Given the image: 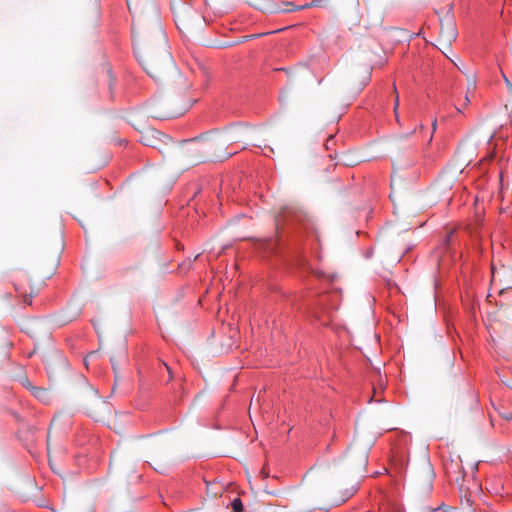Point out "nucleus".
Listing matches in <instances>:
<instances>
[{"instance_id":"nucleus-27","label":"nucleus","mask_w":512,"mask_h":512,"mask_svg":"<svg viewBox=\"0 0 512 512\" xmlns=\"http://www.w3.org/2000/svg\"><path fill=\"white\" fill-rule=\"evenodd\" d=\"M111 362H112V365H114V359L113 358L111 359ZM113 368L115 369V366H113Z\"/></svg>"},{"instance_id":"nucleus-13","label":"nucleus","mask_w":512,"mask_h":512,"mask_svg":"<svg viewBox=\"0 0 512 512\" xmlns=\"http://www.w3.org/2000/svg\"><path fill=\"white\" fill-rule=\"evenodd\" d=\"M393 90H394V94H395V98H394V114H395V119L398 123H400V118H399V113H398V107H399V94L397 92V89H396V86L395 84L393 85Z\"/></svg>"},{"instance_id":"nucleus-22","label":"nucleus","mask_w":512,"mask_h":512,"mask_svg":"<svg viewBox=\"0 0 512 512\" xmlns=\"http://www.w3.org/2000/svg\"><path fill=\"white\" fill-rule=\"evenodd\" d=\"M432 126H433V130H435L436 129V120L433 121Z\"/></svg>"},{"instance_id":"nucleus-18","label":"nucleus","mask_w":512,"mask_h":512,"mask_svg":"<svg viewBox=\"0 0 512 512\" xmlns=\"http://www.w3.org/2000/svg\"><path fill=\"white\" fill-rule=\"evenodd\" d=\"M33 390H34L33 394L38 398H41L46 393V391L41 388L33 387Z\"/></svg>"},{"instance_id":"nucleus-8","label":"nucleus","mask_w":512,"mask_h":512,"mask_svg":"<svg viewBox=\"0 0 512 512\" xmlns=\"http://www.w3.org/2000/svg\"><path fill=\"white\" fill-rule=\"evenodd\" d=\"M24 282V280H20L15 283V289L25 304H31V298L38 293L39 287L30 286V291H28Z\"/></svg>"},{"instance_id":"nucleus-16","label":"nucleus","mask_w":512,"mask_h":512,"mask_svg":"<svg viewBox=\"0 0 512 512\" xmlns=\"http://www.w3.org/2000/svg\"><path fill=\"white\" fill-rule=\"evenodd\" d=\"M501 418H503L506 421H512V412L510 411H498Z\"/></svg>"},{"instance_id":"nucleus-12","label":"nucleus","mask_w":512,"mask_h":512,"mask_svg":"<svg viewBox=\"0 0 512 512\" xmlns=\"http://www.w3.org/2000/svg\"><path fill=\"white\" fill-rule=\"evenodd\" d=\"M343 8L353 10L359 6V0H339Z\"/></svg>"},{"instance_id":"nucleus-21","label":"nucleus","mask_w":512,"mask_h":512,"mask_svg":"<svg viewBox=\"0 0 512 512\" xmlns=\"http://www.w3.org/2000/svg\"><path fill=\"white\" fill-rule=\"evenodd\" d=\"M22 384H23L24 386H26V387H30V383H29L28 379H24V380L22 381Z\"/></svg>"},{"instance_id":"nucleus-24","label":"nucleus","mask_w":512,"mask_h":512,"mask_svg":"<svg viewBox=\"0 0 512 512\" xmlns=\"http://www.w3.org/2000/svg\"><path fill=\"white\" fill-rule=\"evenodd\" d=\"M112 457H113V459H112V462H110V465H113V462H115V456L113 455Z\"/></svg>"},{"instance_id":"nucleus-9","label":"nucleus","mask_w":512,"mask_h":512,"mask_svg":"<svg viewBox=\"0 0 512 512\" xmlns=\"http://www.w3.org/2000/svg\"><path fill=\"white\" fill-rule=\"evenodd\" d=\"M347 459H349V463L354 470L363 471L368 463V455L366 451H360L353 457L347 455Z\"/></svg>"},{"instance_id":"nucleus-3","label":"nucleus","mask_w":512,"mask_h":512,"mask_svg":"<svg viewBox=\"0 0 512 512\" xmlns=\"http://www.w3.org/2000/svg\"><path fill=\"white\" fill-rule=\"evenodd\" d=\"M169 446L168 438L160 435L149 436L139 443V449L149 459V464L160 473L166 472L169 467Z\"/></svg>"},{"instance_id":"nucleus-7","label":"nucleus","mask_w":512,"mask_h":512,"mask_svg":"<svg viewBox=\"0 0 512 512\" xmlns=\"http://www.w3.org/2000/svg\"><path fill=\"white\" fill-rule=\"evenodd\" d=\"M440 24L439 44L441 46L440 49L444 52V50L450 49L452 42L456 40L457 30L455 22L449 12L440 19Z\"/></svg>"},{"instance_id":"nucleus-15","label":"nucleus","mask_w":512,"mask_h":512,"mask_svg":"<svg viewBox=\"0 0 512 512\" xmlns=\"http://www.w3.org/2000/svg\"><path fill=\"white\" fill-rule=\"evenodd\" d=\"M370 76H371V73H370V71L367 70L362 78L360 85L357 87L358 90H362L363 87H365L367 85V83L370 81Z\"/></svg>"},{"instance_id":"nucleus-1","label":"nucleus","mask_w":512,"mask_h":512,"mask_svg":"<svg viewBox=\"0 0 512 512\" xmlns=\"http://www.w3.org/2000/svg\"><path fill=\"white\" fill-rule=\"evenodd\" d=\"M126 1L132 15V33L138 60L148 75L163 81L176 69L167 50V39L155 1Z\"/></svg>"},{"instance_id":"nucleus-14","label":"nucleus","mask_w":512,"mask_h":512,"mask_svg":"<svg viewBox=\"0 0 512 512\" xmlns=\"http://www.w3.org/2000/svg\"><path fill=\"white\" fill-rule=\"evenodd\" d=\"M234 512H243L244 506L240 498H235L231 503Z\"/></svg>"},{"instance_id":"nucleus-28","label":"nucleus","mask_w":512,"mask_h":512,"mask_svg":"<svg viewBox=\"0 0 512 512\" xmlns=\"http://www.w3.org/2000/svg\"><path fill=\"white\" fill-rule=\"evenodd\" d=\"M508 386H509L510 388H512V383H511V384H508Z\"/></svg>"},{"instance_id":"nucleus-2","label":"nucleus","mask_w":512,"mask_h":512,"mask_svg":"<svg viewBox=\"0 0 512 512\" xmlns=\"http://www.w3.org/2000/svg\"><path fill=\"white\" fill-rule=\"evenodd\" d=\"M246 132L244 128L231 127L222 133H213L200 139L185 141L176 149L179 158L188 166H194L206 159L222 161L232 155L226 151L227 147L232 143L243 141Z\"/></svg>"},{"instance_id":"nucleus-23","label":"nucleus","mask_w":512,"mask_h":512,"mask_svg":"<svg viewBox=\"0 0 512 512\" xmlns=\"http://www.w3.org/2000/svg\"><path fill=\"white\" fill-rule=\"evenodd\" d=\"M465 101H466V104H467V103H469V101H470V100H469L468 95H466V97H465Z\"/></svg>"},{"instance_id":"nucleus-19","label":"nucleus","mask_w":512,"mask_h":512,"mask_svg":"<svg viewBox=\"0 0 512 512\" xmlns=\"http://www.w3.org/2000/svg\"><path fill=\"white\" fill-rule=\"evenodd\" d=\"M56 264H57V259H55V260L53 261V264H52V266H51L50 270H49L47 273H44V274H43V276H44L45 278H49V277L51 276V274H52V273H53V271L55 270Z\"/></svg>"},{"instance_id":"nucleus-5","label":"nucleus","mask_w":512,"mask_h":512,"mask_svg":"<svg viewBox=\"0 0 512 512\" xmlns=\"http://www.w3.org/2000/svg\"><path fill=\"white\" fill-rule=\"evenodd\" d=\"M384 20V9L382 5L375 1L366 3L365 12L360 16L351 14L349 16V23L351 28L371 29L382 25Z\"/></svg>"},{"instance_id":"nucleus-17","label":"nucleus","mask_w":512,"mask_h":512,"mask_svg":"<svg viewBox=\"0 0 512 512\" xmlns=\"http://www.w3.org/2000/svg\"><path fill=\"white\" fill-rule=\"evenodd\" d=\"M320 5H321V0H313L310 3L299 6L298 9L301 10V9H305V8H309V7H313V6H320Z\"/></svg>"},{"instance_id":"nucleus-25","label":"nucleus","mask_w":512,"mask_h":512,"mask_svg":"<svg viewBox=\"0 0 512 512\" xmlns=\"http://www.w3.org/2000/svg\"><path fill=\"white\" fill-rule=\"evenodd\" d=\"M112 457H113V459H112V462H110V465H113V462H115V456L113 455Z\"/></svg>"},{"instance_id":"nucleus-26","label":"nucleus","mask_w":512,"mask_h":512,"mask_svg":"<svg viewBox=\"0 0 512 512\" xmlns=\"http://www.w3.org/2000/svg\"><path fill=\"white\" fill-rule=\"evenodd\" d=\"M95 355H96V352H91L90 353V357L95 356Z\"/></svg>"},{"instance_id":"nucleus-4","label":"nucleus","mask_w":512,"mask_h":512,"mask_svg":"<svg viewBox=\"0 0 512 512\" xmlns=\"http://www.w3.org/2000/svg\"><path fill=\"white\" fill-rule=\"evenodd\" d=\"M131 123L139 131L140 141L144 145L157 148L162 154L173 152L179 157L176 147H181V145L173 144L167 135L145 125L140 114H133L131 116Z\"/></svg>"},{"instance_id":"nucleus-11","label":"nucleus","mask_w":512,"mask_h":512,"mask_svg":"<svg viewBox=\"0 0 512 512\" xmlns=\"http://www.w3.org/2000/svg\"><path fill=\"white\" fill-rule=\"evenodd\" d=\"M290 213L293 214L295 216V218H297V220L302 221V219H301L302 214L300 212H295L291 208L284 207L283 210L277 216L276 223L278 224L280 216L281 217H286V215L290 214Z\"/></svg>"},{"instance_id":"nucleus-10","label":"nucleus","mask_w":512,"mask_h":512,"mask_svg":"<svg viewBox=\"0 0 512 512\" xmlns=\"http://www.w3.org/2000/svg\"><path fill=\"white\" fill-rule=\"evenodd\" d=\"M423 471L425 474V481L428 484V486H431L432 480L434 478V472L432 469V466L428 460H426L423 464Z\"/></svg>"},{"instance_id":"nucleus-6","label":"nucleus","mask_w":512,"mask_h":512,"mask_svg":"<svg viewBox=\"0 0 512 512\" xmlns=\"http://www.w3.org/2000/svg\"><path fill=\"white\" fill-rule=\"evenodd\" d=\"M190 106L183 108H173L172 104L165 100H158L151 103L148 107V114L154 119H172L183 115Z\"/></svg>"},{"instance_id":"nucleus-20","label":"nucleus","mask_w":512,"mask_h":512,"mask_svg":"<svg viewBox=\"0 0 512 512\" xmlns=\"http://www.w3.org/2000/svg\"><path fill=\"white\" fill-rule=\"evenodd\" d=\"M295 9H297V8L293 5V3H288L287 4V8L285 10L286 11H292V10H295Z\"/></svg>"}]
</instances>
